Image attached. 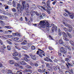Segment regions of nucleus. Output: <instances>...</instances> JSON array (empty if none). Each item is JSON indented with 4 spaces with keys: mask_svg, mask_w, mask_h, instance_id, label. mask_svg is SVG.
<instances>
[{
    "mask_svg": "<svg viewBox=\"0 0 74 74\" xmlns=\"http://www.w3.org/2000/svg\"><path fill=\"white\" fill-rule=\"evenodd\" d=\"M65 61H66V62H70V60H69V59L67 58H66L65 59Z\"/></svg>",
    "mask_w": 74,
    "mask_h": 74,
    "instance_id": "53",
    "label": "nucleus"
},
{
    "mask_svg": "<svg viewBox=\"0 0 74 74\" xmlns=\"http://www.w3.org/2000/svg\"><path fill=\"white\" fill-rule=\"evenodd\" d=\"M22 48L23 49H25V50H27V49H28L27 47L26 46H23L22 47Z\"/></svg>",
    "mask_w": 74,
    "mask_h": 74,
    "instance_id": "29",
    "label": "nucleus"
},
{
    "mask_svg": "<svg viewBox=\"0 0 74 74\" xmlns=\"http://www.w3.org/2000/svg\"><path fill=\"white\" fill-rule=\"evenodd\" d=\"M62 34L63 35V39L65 41H69V39H68L67 38H66L67 37V35L64 32H63L62 33Z\"/></svg>",
    "mask_w": 74,
    "mask_h": 74,
    "instance_id": "5",
    "label": "nucleus"
},
{
    "mask_svg": "<svg viewBox=\"0 0 74 74\" xmlns=\"http://www.w3.org/2000/svg\"><path fill=\"white\" fill-rule=\"evenodd\" d=\"M38 7L41 10H47V6L45 5H43V6L38 5Z\"/></svg>",
    "mask_w": 74,
    "mask_h": 74,
    "instance_id": "7",
    "label": "nucleus"
},
{
    "mask_svg": "<svg viewBox=\"0 0 74 74\" xmlns=\"http://www.w3.org/2000/svg\"><path fill=\"white\" fill-rule=\"evenodd\" d=\"M63 29L65 31V32H69V30L67 29L65 27H64L63 28Z\"/></svg>",
    "mask_w": 74,
    "mask_h": 74,
    "instance_id": "36",
    "label": "nucleus"
},
{
    "mask_svg": "<svg viewBox=\"0 0 74 74\" xmlns=\"http://www.w3.org/2000/svg\"><path fill=\"white\" fill-rule=\"evenodd\" d=\"M11 40H11V41H17L19 40V38L18 37H15L14 38H12L11 39Z\"/></svg>",
    "mask_w": 74,
    "mask_h": 74,
    "instance_id": "17",
    "label": "nucleus"
},
{
    "mask_svg": "<svg viewBox=\"0 0 74 74\" xmlns=\"http://www.w3.org/2000/svg\"><path fill=\"white\" fill-rule=\"evenodd\" d=\"M2 73H6V71H5L4 69L2 70Z\"/></svg>",
    "mask_w": 74,
    "mask_h": 74,
    "instance_id": "64",
    "label": "nucleus"
},
{
    "mask_svg": "<svg viewBox=\"0 0 74 74\" xmlns=\"http://www.w3.org/2000/svg\"><path fill=\"white\" fill-rule=\"evenodd\" d=\"M27 44V41L24 40V42L21 43V45H26Z\"/></svg>",
    "mask_w": 74,
    "mask_h": 74,
    "instance_id": "28",
    "label": "nucleus"
},
{
    "mask_svg": "<svg viewBox=\"0 0 74 74\" xmlns=\"http://www.w3.org/2000/svg\"><path fill=\"white\" fill-rule=\"evenodd\" d=\"M71 74H74V72H73V71L72 70H71Z\"/></svg>",
    "mask_w": 74,
    "mask_h": 74,
    "instance_id": "62",
    "label": "nucleus"
},
{
    "mask_svg": "<svg viewBox=\"0 0 74 74\" xmlns=\"http://www.w3.org/2000/svg\"><path fill=\"white\" fill-rule=\"evenodd\" d=\"M14 65L15 66H16V67H19V66H20V64H19L16 62L15 63Z\"/></svg>",
    "mask_w": 74,
    "mask_h": 74,
    "instance_id": "25",
    "label": "nucleus"
},
{
    "mask_svg": "<svg viewBox=\"0 0 74 74\" xmlns=\"http://www.w3.org/2000/svg\"><path fill=\"white\" fill-rule=\"evenodd\" d=\"M47 59L49 60L50 62H53V61H52V60L50 59L49 58H48L47 57Z\"/></svg>",
    "mask_w": 74,
    "mask_h": 74,
    "instance_id": "45",
    "label": "nucleus"
},
{
    "mask_svg": "<svg viewBox=\"0 0 74 74\" xmlns=\"http://www.w3.org/2000/svg\"><path fill=\"white\" fill-rule=\"evenodd\" d=\"M30 13L31 16H34V11H30Z\"/></svg>",
    "mask_w": 74,
    "mask_h": 74,
    "instance_id": "27",
    "label": "nucleus"
},
{
    "mask_svg": "<svg viewBox=\"0 0 74 74\" xmlns=\"http://www.w3.org/2000/svg\"><path fill=\"white\" fill-rule=\"evenodd\" d=\"M22 70H20V71H18L17 72V74H22V72H21Z\"/></svg>",
    "mask_w": 74,
    "mask_h": 74,
    "instance_id": "35",
    "label": "nucleus"
},
{
    "mask_svg": "<svg viewBox=\"0 0 74 74\" xmlns=\"http://www.w3.org/2000/svg\"><path fill=\"white\" fill-rule=\"evenodd\" d=\"M30 56L33 60H36V55H33L32 53H30L29 54Z\"/></svg>",
    "mask_w": 74,
    "mask_h": 74,
    "instance_id": "11",
    "label": "nucleus"
},
{
    "mask_svg": "<svg viewBox=\"0 0 74 74\" xmlns=\"http://www.w3.org/2000/svg\"><path fill=\"white\" fill-rule=\"evenodd\" d=\"M7 19V17L4 16L0 15V20H3V19Z\"/></svg>",
    "mask_w": 74,
    "mask_h": 74,
    "instance_id": "13",
    "label": "nucleus"
},
{
    "mask_svg": "<svg viewBox=\"0 0 74 74\" xmlns=\"http://www.w3.org/2000/svg\"><path fill=\"white\" fill-rule=\"evenodd\" d=\"M0 43L1 45H3V41H2V40L1 39H0Z\"/></svg>",
    "mask_w": 74,
    "mask_h": 74,
    "instance_id": "51",
    "label": "nucleus"
},
{
    "mask_svg": "<svg viewBox=\"0 0 74 74\" xmlns=\"http://www.w3.org/2000/svg\"><path fill=\"white\" fill-rule=\"evenodd\" d=\"M64 15L65 16H68V14H66V13H64Z\"/></svg>",
    "mask_w": 74,
    "mask_h": 74,
    "instance_id": "59",
    "label": "nucleus"
},
{
    "mask_svg": "<svg viewBox=\"0 0 74 74\" xmlns=\"http://www.w3.org/2000/svg\"><path fill=\"white\" fill-rule=\"evenodd\" d=\"M18 68L19 69H23V66H18Z\"/></svg>",
    "mask_w": 74,
    "mask_h": 74,
    "instance_id": "55",
    "label": "nucleus"
},
{
    "mask_svg": "<svg viewBox=\"0 0 74 74\" xmlns=\"http://www.w3.org/2000/svg\"><path fill=\"white\" fill-rule=\"evenodd\" d=\"M38 27L40 28L42 27L43 28H46L48 29L49 28V24L48 23V21H40V23L38 25Z\"/></svg>",
    "mask_w": 74,
    "mask_h": 74,
    "instance_id": "1",
    "label": "nucleus"
},
{
    "mask_svg": "<svg viewBox=\"0 0 74 74\" xmlns=\"http://www.w3.org/2000/svg\"><path fill=\"white\" fill-rule=\"evenodd\" d=\"M27 46L28 47H31V45L30 43H28L27 44Z\"/></svg>",
    "mask_w": 74,
    "mask_h": 74,
    "instance_id": "47",
    "label": "nucleus"
},
{
    "mask_svg": "<svg viewBox=\"0 0 74 74\" xmlns=\"http://www.w3.org/2000/svg\"><path fill=\"white\" fill-rule=\"evenodd\" d=\"M22 41H23V39H22L21 40H20L18 41H17V42H22Z\"/></svg>",
    "mask_w": 74,
    "mask_h": 74,
    "instance_id": "56",
    "label": "nucleus"
},
{
    "mask_svg": "<svg viewBox=\"0 0 74 74\" xmlns=\"http://www.w3.org/2000/svg\"><path fill=\"white\" fill-rule=\"evenodd\" d=\"M36 8H34V7L33 6L30 8V9L31 10H34Z\"/></svg>",
    "mask_w": 74,
    "mask_h": 74,
    "instance_id": "52",
    "label": "nucleus"
},
{
    "mask_svg": "<svg viewBox=\"0 0 74 74\" xmlns=\"http://www.w3.org/2000/svg\"><path fill=\"white\" fill-rule=\"evenodd\" d=\"M6 42H7L9 44H10V45H12V42H11L10 41L6 40Z\"/></svg>",
    "mask_w": 74,
    "mask_h": 74,
    "instance_id": "40",
    "label": "nucleus"
},
{
    "mask_svg": "<svg viewBox=\"0 0 74 74\" xmlns=\"http://www.w3.org/2000/svg\"><path fill=\"white\" fill-rule=\"evenodd\" d=\"M34 13L37 16H39V14L37 11H34Z\"/></svg>",
    "mask_w": 74,
    "mask_h": 74,
    "instance_id": "37",
    "label": "nucleus"
},
{
    "mask_svg": "<svg viewBox=\"0 0 74 74\" xmlns=\"http://www.w3.org/2000/svg\"><path fill=\"white\" fill-rule=\"evenodd\" d=\"M46 16V15L45 14H42L40 16V18H42V19H44L45 17Z\"/></svg>",
    "mask_w": 74,
    "mask_h": 74,
    "instance_id": "19",
    "label": "nucleus"
},
{
    "mask_svg": "<svg viewBox=\"0 0 74 74\" xmlns=\"http://www.w3.org/2000/svg\"><path fill=\"white\" fill-rule=\"evenodd\" d=\"M27 23L29 25H31V23H30V21L29 20H27Z\"/></svg>",
    "mask_w": 74,
    "mask_h": 74,
    "instance_id": "46",
    "label": "nucleus"
},
{
    "mask_svg": "<svg viewBox=\"0 0 74 74\" xmlns=\"http://www.w3.org/2000/svg\"><path fill=\"white\" fill-rule=\"evenodd\" d=\"M5 27L7 28V29H11V26H5Z\"/></svg>",
    "mask_w": 74,
    "mask_h": 74,
    "instance_id": "48",
    "label": "nucleus"
},
{
    "mask_svg": "<svg viewBox=\"0 0 74 74\" xmlns=\"http://www.w3.org/2000/svg\"><path fill=\"white\" fill-rule=\"evenodd\" d=\"M7 49H8V50H9V51H10L11 49V47H10V46L9 45L7 46Z\"/></svg>",
    "mask_w": 74,
    "mask_h": 74,
    "instance_id": "32",
    "label": "nucleus"
},
{
    "mask_svg": "<svg viewBox=\"0 0 74 74\" xmlns=\"http://www.w3.org/2000/svg\"><path fill=\"white\" fill-rule=\"evenodd\" d=\"M68 27H69V32H71V31L72 30V28H73V27L72 26H71L70 25Z\"/></svg>",
    "mask_w": 74,
    "mask_h": 74,
    "instance_id": "24",
    "label": "nucleus"
},
{
    "mask_svg": "<svg viewBox=\"0 0 74 74\" xmlns=\"http://www.w3.org/2000/svg\"><path fill=\"white\" fill-rule=\"evenodd\" d=\"M49 38H50L51 40H53V39L52 38V37H51V36L49 35Z\"/></svg>",
    "mask_w": 74,
    "mask_h": 74,
    "instance_id": "60",
    "label": "nucleus"
},
{
    "mask_svg": "<svg viewBox=\"0 0 74 74\" xmlns=\"http://www.w3.org/2000/svg\"><path fill=\"white\" fill-rule=\"evenodd\" d=\"M30 65L31 66H35V64H34L32 62H31L30 63Z\"/></svg>",
    "mask_w": 74,
    "mask_h": 74,
    "instance_id": "54",
    "label": "nucleus"
},
{
    "mask_svg": "<svg viewBox=\"0 0 74 74\" xmlns=\"http://www.w3.org/2000/svg\"><path fill=\"white\" fill-rule=\"evenodd\" d=\"M69 43L71 44V45H74V42L73 41H72V40H70L69 41Z\"/></svg>",
    "mask_w": 74,
    "mask_h": 74,
    "instance_id": "31",
    "label": "nucleus"
},
{
    "mask_svg": "<svg viewBox=\"0 0 74 74\" xmlns=\"http://www.w3.org/2000/svg\"><path fill=\"white\" fill-rule=\"evenodd\" d=\"M7 36L9 37V38H12V35H8Z\"/></svg>",
    "mask_w": 74,
    "mask_h": 74,
    "instance_id": "57",
    "label": "nucleus"
},
{
    "mask_svg": "<svg viewBox=\"0 0 74 74\" xmlns=\"http://www.w3.org/2000/svg\"><path fill=\"white\" fill-rule=\"evenodd\" d=\"M59 43L60 44H61L62 45L64 44V43L63 42V41H62V39H61L59 40Z\"/></svg>",
    "mask_w": 74,
    "mask_h": 74,
    "instance_id": "22",
    "label": "nucleus"
},
{
    "mask_svg": "<svg viewBox=\"0 0 74 74\" xmlns=\"http://www.w3.org/2000/svg\"><path fill=\"white\" fill-rule=\"evenodd\" d=\"M38 7L41 10H47V6L45 5H43V6L38 5Z\"/></svg>",
    "mask_w": 74,
    "mask_h": 74,
    "instance_id": "6",
    "label": "nucleus"
},
{
    "mask_svg": "<svg viewBox=\"0 0 74 74\" xmlns=\"http://www.w3.org/2000/svg\"><path fill=\"white\" fill-rule=\"evenodd\" d=\"M46 3L47 6H49V5H50V3H49V1H47V2Z\"/></svg>",
    "mask_w": 74,
    "mask_h": 74,
    "instance_id": "41",
    "label": "nucleus"
},
{
    "mask_svg": "<svg viewBox=\"0 0 74 74\" xmlns=\"http://www.w3.org/2000/svg\"><path fill=\"white\" fill-rule=\"evenodd\" d=\"M12 10L13 12H15L16 11V9L14 8H13L12 9Z\"/></svg>",
    "mask_w": 74,
    "mask_h": 74,
    "instance_id": "42",
    "label": "nucleus"
},
{
    "mask_svg": "<svg viewBox=\"0 0 74 74\" xmlns=\"http://www.w3.org/2000/svg\"><path fill=\"white\" fill-rule=\"evenodd\" d=\"M44 60H45V61H47V62H49V60H48L47 58H44Z\"/></svg>",
    "mask_w": 74,
    "mask_h": 74,
    "instance_id": "63",
    "label": "nucleus"
},
{
    "mask_svg": "<svg viewBox=\"0 0 74 74\" xmlns=\"http://www.w3.org/2000/svg\"><path fill=\"white\" fill-rule=\"evenodd\" d=\"M9 63L10 64H14L15 63V61L13 60H10L9 61Z\"/></svg>",
    "mask_w": 74,
    "mask_h": 74,
    "instance_id": "16",
    "label": "nucleus"
},
{
    "mask_svg": "<svg viewBox=\"0 0 74 74\" xmlns=\"http://www.w3.org/2000/svg\"><path fill=\"white\" fill-rule=\"evenodd\" d=\"M6 72L8 74H11V73H12V71L10 69H6Z\"/></svg>",
    "mask_w": 74,
    "mask_h": 74,
    "instance_id": "15",
    "label": "nucleus"
},
{
    "mask_svg": "<svg viewBox=\"0 0 74 74\" xmlns=\"http://www.w3.org/2000/svg\"><path fill=\"white\" fill-rule=\"evenodd\" d=\"M7 3L8 4H11L12 3L11 2L9 1H7Z\"/></svg>",
    "mask_w": 74,
    "mask_h": 74,
    "instance_id": "58",
    "label": "nucleus"
},
{
    "mask_svg": "<svg viewBox=\"0 0 74 74\" xmlns=\"http://www.w3.org/2000/svg\"><path fill=\"white\" fill-rule=\"evenodd\" d=\"M18 55H19V53H18L17 52H14L12 54V56H17Z\"/></svg>",
    "mask_w": 74,
    "mask_h": 74,
    "instance_id": "18",
    "label": "nucleus"
},
{
    "mask_svg": "<svg viewBox=\"0 0 74 74\" xmlns=\"http://www.w3.org/2000/svg\"><path fill=\"white\" fill-rule=\"evenodd\" d=\"M20 64H22V65H26V63L24 61H21V62H20Z\"/></svg>",
    "mask_w": 74,
    "mask_h": 74,
    "instance_id": "21",
    "label": "nucleus"
},
{
    "mask_svg": "<svg viewBox=\"0 0 74 74\" xmlns=\"http://www.w3.org/2000/svg\"><path fill=\"white\" fill-rule=\"evenodd\" d=\"M65 11L66 12H67V13H68V14H69V16L71 19H73L74 18V14L73 13L72 14H71V13L69 12L67 10L65 9Z\"/></svg>",
    "mask_w": 74,
    "mask_h": 74,
    "instance_id": "8",
    "label": "nucleus"
},
{
    "mask_svg": "<svg viewBox=\"0 0 74 74\" xmlns=\"http://www.w3.org/2000/svg\"><path fill=\"white\" fill-rule=\"evenodd\" d=\"M24 60H25V61H26V62H28L29 63V62H30V59H28L27 58H25V57H24Z\"/></svg>",
    "mask_w": 74,
    "mask_h": 74,
    "instance_id": "20",
    "label": "nucleus"
},
{
    "mask_svg": "<svg viewBox=\"0 0 74 74\" xmlns=\"http://www.w3.org/2000/svg\"><path fill=\"white\" fill-rule=\"evenodd\" d=\"M65 47H66V48H67V49H69V50L70 51L71 50V48H70V47H69V46L65 45Z\"/></svg>",
    "mask_w": 74,
    "mask_h": 74,
    "instance_id": "34",
    "label": "nucleus"
},
{
    "mask_svg": "<svg viewBox=\"0 0 74 74\" xmlns=\"http://www.w3.org/2000/svg\"><path fill=\"white\" fill-rule=\"evenodd\" d=\"M55 30V31H56V30H57V27H53L52 28L51 31L53 33Z\"/></svg>",
    "mask_w": 74,
    "mask_h": 74,
    "instance_id": "14",
    "label": "nucleus"
},
{
    "mask_svg": "<svg viewBox=\"0 0 74 74\" xmlns=\"http://www.w3.org/2000/svg\"><path fill=\"white\" fill-rule=\"evenodd\" d=\"M25 9L24 8H23L21 4L18 3L17 5V13L14 14L15 16L18 15V14H19L22 12V11H23V10Z\"/></svg>",
    "mask_w": 74,
    "mask_h": 74,
    "instance_id": "2",
    "label": "nucleus"
},
{
    "mask_svg": "<svg viewBox=\"0 0 74 74\" xmlns=\"http://www.w3.org/2000/svg\"><path fill=\"white\" fill-rule=\"evenodd\" d=\"M60 51L62 53H67V51L65 49L64 47H62L60 48Z\"/></svg>",
    "mask_w": 74,
    "mask_h": 74,
    "instance_id": "9",
    "label": "nucleus"
},
{
    "mask_svg": "<svg viewBox=\"0 0 74 74\" xmlns=\"http://www.w3.org/2000/svg\"><path fill=\"white\" fill-rule=\"evenodd\" d=\"M58 34L59 36H62V31L60 29H58Z\"/></svg>",
    "mask_w": 74,
    "mask_h": 74,
    "instance_id": "30",
    "label": "nucleus"
},
{
    "mask_svg": "<svg viewBox=\"0 0 74 74\" xmlns=\"http://www.w3.org/2000/svg\"><path fill=\"white\" fill-rule=\"evenodd\" d=\"M26 67H27V68H28V69H31V68H32L31 66H30L29 65L26 66Z\"/></svg>",
    "mask_w": 74,
    "mask_h": 74,
    "instance_id": "39",
    "label": "nucleus"
},
{
    "mask_svg": "<svg viewBox=\"0 0 74 74\" xmlns=\"http://www.w3.org/2000/svg\"><path fill=\"white\" fill-rule=\"evenodd\" d=\"M14 59L16 60H19V58L17 57H15L14 58Z\"/></svg>",
    "mask_w": 74,
    "mask_h": 74,
    "instance_id": "44",
    "label": "nucleus"
},
{
    "mask_svg": "<svg viewBox=\"0 0 74 74\" xmlns=\"http://www.w3.org/2000/svg\"><path fill=\"white\" fill-rule=\"evenodd\" d=\"M47 9L45 10V11H46L49 14H50V11H49V10H52V8L49 6H48V8L47 7Z\"/></svg>",
    "mask_w": 74,
    "mask_h": 74,
    "instance_id": "12",
    "label": "nucleus"
},
{
    "mask_svg": "<svg viewBox=\"0 0 74 74\" xmlns=\"http://www.w3.org/2000/svg\"><path fill=\"white\" fill-rule=\"evenodd\" d=\"M67 33V36H68L69 37H70V38H71V34L69 33Z\"/></svg>",
    "mask_w": 74,
    "mask_h": 74,
    "instance_id": "43",
    "label": "nucleus"
},
{
    "mask_svg": "<svg viewBox=\"0 0 74 74\" xmlns=\"http://www.w3.org/2000/svg\"><path fill=\"white\" fill-rule=\"evenodd\" d=\"M63 23L64 24V25L66 27H69V26H70V25L67 24V23H65V22H67V21L65 18H64V19L62 21Z\"/></svg>",
    "mask_w": 74,
    "mask_h": 74,
    "instance_id": "10",
    "label": "nucleus"
},
{
    "mask_svg": "<svg viewBox=\"0 0 74 74\" xmlns=\"http://www.w3.org/2000/svg\"><path fill=\"white\" fill-rule=\"evenodd\" d=\"M26 3V2L25 1H23L22 2V4L23 5V8H24L26 12L27 13H30V10L29 9H28V8H27V7H29V4H27V5H25V3Z\"/></svg>",
    "mask_w": 74,
    "mask_h": 74,
    "instance_id": "4",
    "label": "nucleus"
},
{
    "mask_svg": "<svg viewBox=\"0 0 74 74\" xmlns=\"http://www.w3.org/2000/svg\"><path fill=\"white\" fill-rule=\"evenodd\" d=\"M38 49L39 51H37L36 53L37 55H38L40 58H42V55L43 56H45L46 54L44 53V51L39 49Z\"/></svg>",
    "mask_w": 74,
    "mask_h": 74,
    "instance_id": "3",
    "label": "nucleus"
},
{
    "mask_svg": "<svg viewBox=\"0 0 74 74\" xmlns=\"http://www.w3.org/2000/svg\"><path fill=\"white\" fill-rule=\"evenodd\" d=\"M13 36L14 37L16 36H18V37H20V36H20V34H18L17 33L14 34H13Z\"/></svg>",
    "mask_w": 74,
    "mask_h": 74,
    "instance_id": "26",
    "label": "nucleus"
},
{
    "mask_svg": "<svg viewBox=\"0 0 74 74\" xmlns=\"http://www.w3.org/2000/svg\"><path fill=\"white\" fill-rule=\"evenodd\" d=\"M4 6L5 7V10H7L8 9V8H8V5H4Z\"/></svg>",
    "mask_w": 74,
    "mask_h": 74,
    "instance_id": "38",
    "label": "nucleus"
},
{
    "mask_svg": "<svg viewBox=\"0 0 74 74\" xmlns=\"http://www.w3.org/2000/svg\"><path fill=\"white\" fill-rule=\"evenodd\" d=\"M65 73L66 74H71V73H70L69 72L67 71H65Z\"/></svg>",
    "mask_w": 74,
    "mask_h": 74,
    "instance_id": "50",
    "label": "nucleus"
},
{
    "mask_svg": "<svg viewBox=\"0 0 74 74\" xmlns=\"http://www.w3.org/2000/svg\"><path fill=\"white\" fill-rule=\"evenodd\" d=\"M32 50H35L36 49V47L34 46H32L31 47Z\"/></svg>",
    "mask_w": 74,
    "mask_h": 74,
    "instance_id": "33",
    "label": "nucleus"
},
{
    "mask_svg": "<svg viewBox=\"0 0 74 74\" xmlns=\"http://www.w3.org/2000/svg\"><path fill=\"white\" fill-rule=\"evenodd\" d=\"M24 56H25L26 58H29V56L26 54H25Z\"/></svg>",
    "mask_w": 74,
    "mask_h": 74,
    "instance_id": "49",
    "label": "nucleus"
},
{
    "mask_svg": "<svg viewBox=\"0 0 74 74\" xmlns=\"http://www.w3.org/2000/svg\"><path fill=\"white\" fill-rule=\"evenodd\" d=\"M38 71H39V72H40V73H41L42 72V70H41L40 69H39L38 70Z\"/></svg>",
    "mask_w": 74,
    "mask_h": 74,
    "instance_id": "61",
    "label": "nucleus"
},
{
    "mask_svg": "<svg viewBox=\"0 0 74 74\" xmlns=\"http://www.w3.org/2000/svg\"><path fill=\"white\" fill-rule=\"evenodd\" d=\"M52 69H53V66H51V67H49L47 68V70H49L50 71H52Z\"/></svg>",
    "mask_w": 74,
    "mask_h": 74,
    "instance_id": "23",
    "label": "nucleus"
}]
</instances>
